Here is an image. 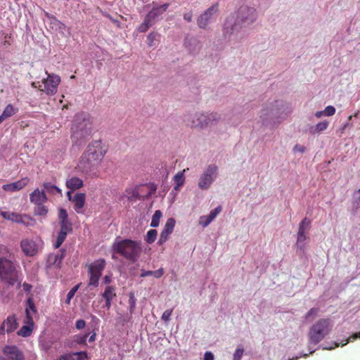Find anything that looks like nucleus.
<instances>
[{
  "mask_svg": "<svg viewBox=\"0 0 360 360\" xmlns=\"http://www.w3.org/2000/svg\"><path fill=\"white\" fill-rule=\"evenodd\" d=\"M107 153V148L101 141H92L82 153L77 169L86 175L96 174Z\"/></svg>",
  "mask_w": 360,
  "mask_h": 360,
  "instance_id": "1",
  "label": "nucleus"
},
{
  "mask_svg": "<svg viewBox=\"0 0 360 360\" xmlns=\"http://www.w3.org/2000/svg\"><path fill=\"white\" fill-rule=\"evenodd\" d=\"M93 119L84 112L77 113L72 122L70 139L75 146L82 145L91 135Z\"/></svg>",
  "mask_w": 360,
  "mask_h": 360,
  "instance_id": "2",
  "label": "nucleus"
},
{
  "mask_svg": "<svg viewBox=\"0 0 360 360\" xmlns=\"http://www.w3.org/2000/svg\"><path fill=\"white\" fill-rule=\"evenodd\" d=\"M0 248L6 253V256L0 257V279L9 285H14L18 281V271L7 248L1 246Z\"/></svg>",
  "mask_w": 360,
  "mask_h": 360,
  "instance_id": "3",
  "label": "nucleus"
},
{
  "mask_svg": "<svg viewBox=\"0 0 360 360\" xmlns=\"http://www.w3.org/2000/svg\"><path fill=\"white\" fill-rule=\"evenodd\" d=\"M112 250L126 258L135 262L141 252L140 243L130 239H124L116 241L112 246Z\"/></svg>",
  "mask_w": 360,
  "mask_h": 360,
  "instance_id": "4",
  "label": "nucleus"
},
{
  "mask_svg": "<svg viewBox=\"0 0 360 360\" xmlns=\"http://www.w3.org/2000/svg\"><path fill=\"white\" fill-rule=\"evenodd\" d=\"M221 120V116L217 112L208 114L196 112L188 115L185 122L191 127L204 128L216 125Z\"/></svg>",
  "mask_w": 360,
  "mask_h": 360,
  "instance_id": "5",
  "label": "nucleus"
},
{
  "mask_svg": "<svg viewBox=\"0 0 360 360\" xmlns=\"http://www.w3.org/2000/svg\"><path fill=\"white\" fill-rule=\"evenodd\" d=\"M58 224L60 231L58 232L56 242L53 243L55 249L59 248L65 241L68 234L72 233V223L68 218V214L66 210L60 208L58 210Z\"/></svg>",
  "mask_w": 360,
  "mask_h": 360,
  "instance_id": "6",
  "label": "nucleus"
},
{
  "mask_svg": "<svg viewBox=\"0 0 360 360\" xmlns=\"http://www.w3.org/2000/svg\"><path fill=\"white\" fill-rule=\"evenodd\" d=\"M329 319H322L314 323L309 332V342L316 345L321 342L330 330Z\"/></svg>",
  "mask_w": 360,
  "mask_h": 360,
  "instance_id": "7",
  "label": "nucleus"
},
{
  "mask_svg": "<svg viewBox=\"0 0 360 360\" xmlns=\"http://www.w3.org/2000/svg\"><path fill=\"white\" fill-rule=\"evenodd\" d=\"M106 265L104 259H98L87 265L89 276V286L98 287L102 271Z\"/></svg>",
  "mask_w": 360,
  "mask_h": 360,
  "instance_id": "8",
  "label": "nucleus"
},
{
  "mask_svg": "<svg viewBox=\"0 0 360 360\" xmlns=\"http://www.w3.org/2000/svg\"><path fill=\"white\" fill-rule=\"evenodd\" d=\"M0 215L6 220L22 224L25 226H33L35 220L28 214L14 212L4 211L0 209Z\"/></svg>",
  "mask_w": 360,
  "mask_h": 360,
  "instance_id": "9",
  "label": "nucleus"
},
{
  "mask_svg": "<svg viewBox=\"0 0 360 360\" xmlns=\"http://www.w3.org/2000/svg\"><path fill=\"white\" fill-rule=\"evenodd\" d=\"M47 77L42 80V85H40L39 89L44 91L49 96H53L56 94L58 86L60 82V77L55 74H49L46 71Z\"/></svg>",
  "mask_w": 360,
  "mask_h": 360,
  "instance_id": "10",
  "label": "nucleus"
},
{
  "mask_svg": "<svg viewBox=\"0 0 360 360\" xmlns=\"http://www.w3.org/2000/svg\"><path fill=\"white\" fill-rule=\"evenodd\" d=\"M218 174V167L214 165H210L204 171L199 179L198 186L202 190L208 189Z\"/></svg>",
  "mask_w": 360,
  "mask_h": 360,
  "instance_id": "11",
  "label": "nucleus"
},
{
  "mask_svg": "<svg viewBox=\"0 0 360 360\" xmlns=\"http://www.w3.org/2000/svg\"><path fill=\"white\" fill-rule=\"evenodd\" d=\"M311 221L307 217H304L299 224V229L297 238V248L304 251V242L308 239L307 233L310 229Z\"/></svg>",
  "mask_w": 360,
  "mask_h": 360,
  "instance_id": "12",
  "label": "nucleus"
},
{
  "mask_svg": "<svg viewBox=\"0 0 360 360\" xmlns=\"http://www.w3.org/2000/svg\"><path fill=\"white\" fill-rule=\"evenodd\" d=\"M256 18V10L253 8L242 6L237 14V20L241 23L250 24Z\"/></svg>",
  "mask_w": 360,
  "mask_h": 360,
  "instance_id": "13",
  "label": "nucleus"
},
{
  "mask_svg": "<svg viewBox=\"0 0 360 360\" xmlns=\"http://www.w3.org/2000/svg\"><path fill=\"white\" fill-rule=\"evenodd\" d=\"M218 11V4H216L208 9H207L202 14H201L197 20V23L199 27L202 29H207L209 23L212 19V16Z\"/></svg>",
  "mask_w": 360,
  "mask_h": 360,
  "instance_id": "14",
  "label": "nucleus"
},
{
  "mask_svg": "<svg viewBox=\"0 0 360 360\" xmlns=\"http://www.w3.org/2000/svg\"><path fill=\"white\" fill-rule=\"evenodd\" d=\"M175 224L176 221L174 218H169L167 220L160 235V238L158 242L159 245H162L169 240L170 235L174 231Z\"/></svg>",
  "mask_w": 360,
  "mask_h": 360,
  "instance_id": "15",
  "label": "nucleus"
},
{
  "mask_svg": "<svg viewBox=\"0 0 360 360\" xmlns=\"http://www.w3.org/2000/svg\"><path fill=\"white\" fill-rule=\"evenodd\" d=\"M2 352L9 360H25L23 352L15 345H6Z\"/></svg>",
  "mask_w": 360,
  "mask_h": 360,
  "instance_id": "16",
  "label": "nucleus"
},
{
  "mask_svg": "<svg viewBox=\"0 0 360 360\" xmlns=\"http://www.w3.org/2000/svg\"><path fill=\"white\" fill-rule=\"evenodd\" d=\"M18 327V323L17 322V318L15 315H10L6 320L4 321L1 326H0V334L4 335L6 332L7 333H11L15 331Z\"/></svg>",
  "mask_w": 360,
  "mask_h": 360,
  "instance_id": "17",
  "label": "nucleus"
},
{
  "mask_svg": "<svg viewBox=\"0 0 360 360\" xmlns=\"http://www.w3.org/2000/svg\"><path fill=\"white\" fill-rule=\"evenodd\" d=\"M29 182L30 179L28 177H24L15 182L3 185L2 189L6 192L18 191L25 188Z\"/></svg>",
  "mask_w": 360,
  "mask_h": 360,
  "instance_id": "18",
  "label": "nucleus"
},
{
  "mask_svg": "<svg viewBox=\"0 0 360 360\" xmlns=\"http://www.w3.org/2000/svg\"><path fill=\"white\" fill-rule=\"evenodd\" d=\"M22 252L27 256L32 257L38 252V248L36 243L32 240L24 239L20 243Z\"/></svg>",
  "mask_w": 360,
  "mask_h": 360,
  "instance_id": "19",
  "label": "nucleus"
},
{
  "mask_svg": "<svg viewBox=\"0 0 360 360\" xmlns=\"http://www.w3.org/2000/svg\"><path fill=\"white\" fill-rule=\"evenodd\" d=\"M278 103V102L276 101V105H272V106L270 108H266L262 110L260 117L263 120L264 122H267L269 119L273 120L274 117L277 118V116L279 113Z\"/></svg>",
  "mask_w": 360,
  "mask_h": 360,
  "instance_id": "20",
  "label": "nucleus"
},
{
  "mask_svg": "<svg viewBox=\"0 0 360 360\" xmlns=\"http://www.w3.org/2000/svg\"><path fill=\"white\" fill-rule=\"evenodd\" d=\"M169 4L166 3L162 5H156L153 7L150 11L146 15V16L155 23L156 19L162 15L168 8Z\"/></svg>",
  "mask_w": 360,
  "mask_h": 360,
  "instance_id": "21",
  "label": "nucleus"
},
{
  "mask_svg": "<svg viewBox=\"0 0 360 360\" xmlns=\"http://www.w3.org/2000/svg\"><path fill=\"white\" fill-rule=\"evenodd\" d=\"M47 200L48 198L44 190L40 191L38 188L30 194V200L34 205L45 203Z\"/></svg>",
  "mask_w": 360,
  "mask_h": 360,
  "instance_id": "22",
  "label": "nucleus"
},
{
  "mask_svg": "<svg viewBox=\"0 0 360 360\" xmlns=\"http://www.w3.org/2000/svg\"><path fill=\"white\" fill-rule=\"evenodd\" d=\"M86 195L83 193H77L72 197V202L74 204V209L78 213H82V208L85 205Z\"/></svg>",
  "mask_w": 360,
  "mask_h": 360,
  "instance_id": "23",
  "label": "nucleus"
},
{
  "mask_svg": "<svg viewBox=\"0 0 360 360\" xmlns=\"http://www.w3.org/2000/svg\"><path fill=\"white\" fill-rule=\"evenodd\" d=\"M65 186L71 191L81 188L84 186L83 180L77 176H72L66 180Z\"/></svg>",
  "mask_w": 360,
  "mask_h": 360,
  "instance_id": "24",
  "label": "nucleus"
},
{
  "mask_svg": "<svg viewBox=\"0 0 360 360\" xmlns=\"http://www.w3.org/2000/svg\"><path fill=\"white\" fill-rule=\"evenodd\" d=\"M18 112V109L17 108H14L12 104H8L5 107L2 114L0 115V124L6 119H8L16 114Z\"/></svg>",
  "mask_w": 360,
  "mask_h": 360,
  "instance_id": "25",
  "label": "nucleus"
},
{
  "mask_svg": "<svg viewBox=\"0 0 360 360\" xmlns=\"http://www.w3.org/2000/svg\"><path fill=\"white\" fill-rule=\"evenodd\" d=\"M329 125V122L327 120H324L319 122L315 126L311 127L310 129V131L311 134H319L323 131H325Z\"/></svg>",
  "mask_w": 360,
  "mask_h": 360,
  "instance_id": "26",
  "label": "nucleus"
},
{
  "mask_svg": "<svg viewBox=\"0 0 360 360\" xmlns=\"http://www.w3.org/2000/svg\"><path fill=\"white\" fill-rule=\"evenodd\" d=\"M43 187L44 188V191H46L47 193L51 195L59 194L62 195V191L58 186L52 184L50 182H44L43 184Z\"/></svg>",
  "mask_w": 360,
  "mask_h": 360,
  "instance_id": "27",
  "label": "nucleus"
},
{
  "mask_svg": "<svg viewBox=\"0 0 360 360\" xmlns=\"http://www.w3.org/2000/svg\"><path fill=\"white\" fill-rule=\"evenodd\" d=\"M103 299L113 300L116 297V288L112 285H108L102 293Z\"/></svg>",
  "mask_w": 360,
  "mask_h": 360,
  "instance_id": "28",
  "label": "nucleus"
},
{
  "mask_svg": "<svg viewBox=\"0 0 360 360\" xmlns=\"http://www.w3.org/2000/svg\"><path fill=\"white\" fill-rule=\"evenodd\" d=\"M49 212V208L44 203L35 205L34 214L36 216L46 217Z\"/></svg>",
  "mask_w": 360,
  "mask_h": 360,
  "instance_id": "29",
  "label": "nucleus"
},
{
  "mask_svg": "<svg viewBox=\"0 0 360 360\" xmlns=\"http://www.w3.org/2000/svg\"><path fill=\"white\" fill-rule=\"evenodd\" d=\"M164 274V269L162 268H160L156 271H144L141 270V277H146L149 276H153L156 278H159L162 277Z\"/></svg>",
  "mask_w": 360,
  "mask_h": 360,
  "instance_id": "30",
  "label": "nucleus"
},
{
  "mask_svg": "<svg viewBox=\"0 0 360 360\" xmlns=\"http://www.w3.org/2000/svg\"><path fill=\"white\" fill-rule=\"evenodd\" d=\"M184 172H185V169H184L181 172H179L174 176L173 179H174V183L176 184V186L174 187V188L176 190L178 189L179 187L182 186L184 184V181H185Z\"/></svg>",
  "mask_w": 360,
  "mask_h": 360,
  "instance_id": "31",
  "label": "nucleus"
},
{
  "mask_svg": "<svg viewBox=\"0 0 360 360\" xmlns=\"http://www.w3.org/2000/svg\"><path fill=\"white\" fill-rule=\"evenodd\" d=\"M162 217V212L160 210H156L153 214L150 222V226L153 228L158 227L160 224V219Z\"/></svg>",
  "mask_w": 360,
  "mask_h": 360,
  "instance_id": "32",
  "label": "nucleus"
},
{
  "mask_svg": "<svg viewBox=\"0 0 360 360\" xmlns=\"http://www.w3.org/2000/svg\"><path fill=\"white\" fill-rule=\"evenodd\" d=\"M33 326L25 325L18 331V335L24 338L29 337L33 330Z\"/></svg>",
  "mask_w": 360,
  "mask_h": 360,
  "instance_id": "33",
  "label": "nucleus"
},
{
  "mask_svg": "<svg viewBox=\"0 0 360 360\" xmlns=\"http://www.w3.org/2000/svg\"><path fill=\"white\" fill-rule=\"evenodd\" d=\"M157 236L158 231L155 229H150L145 236V241L148 244H152L155 241Z\"/></svg>",
  "mask_w": 360,
  "mask_h": 360,
  "instance_id": "34",
  "label": "nucleus"
},
{
  "mask_svg": "<svg viewBox=\"0 0 360 360\" xmlns=\"http://www.w3.org/2000/svg\"><path fill=\"white\" fill-rule=\"evenodd\" d=\"M154 23L146 15L143 22L139 25V32H146Z\"/></svg>",
  "mask_w": 360,
  "mask_h": 360,
  "instance_id": "35",
  "label": "nucleus"
},
{
  "mask_svg": "<svg viewBox=\"0 0 360 360\" xmlns=\"http://www.w3.org/2000/svg\"><path fill=\"white\" fill-rule=\"evenodd\" d=\"M66 250L62 249L58 254H51V258L55 257L57 259L58 267L60 266L63 259L65 257Z\"/></svg>",
  "mask_w": 360,
  "mask_h": 360,
  "instance_id": "36",
  "label": "nucleus"
},
{
  "mask_svg": "<svg viewBox=\"0 0 360 360\" xmlns=\"http://www.w3.org/2000/svg\"><path fill=\"white\" fill-rule=\"evenodd\" d=\"M81 283L77 284V285L74 286L68 293L67 298L65 300V304H69L70 303L71 300L75 296L76 292L78 290Z\"/></svg>",
  "mask_w": 360,
  "mask_h": 360,
  "instance_id": "37",
  "label": "nucleus"
},
{
  "mask_svg": "<svg viewBox=\"0 0 360 360\" xmlns=\"http://www.w3.org/2000/svg\"><path fill=\"white\" fill-rule=\"evenodd\" d=\"M3 36V39L1 40V44L5 48H7L11 45V39H12V34H5L4 32L1 33Z\"/></svg>",
  "mask_w": 360,
  "mask_h": 360,
  "instance_id": "38",
  "label": "nucleus"
},
{
  "mask_svg": "<svg viewBox=\"0 0 360 360\" xmlns=\"http://www.w3.org/2000/svg\"><path fill=\"white\" fill-rule=\"evenodd\" d=\"M74 356L75 360H87L88 356L85 352H74L71 353Z\"/></svg>",
  "mask_w": 360,
  "mask_h": 360,
  "instance_id": "39",
  "label": "nucleus"
},
{
  "mask_svg": "<svg viewBox=\"0 0 360 360\" xmlns=\"http://www.w3.org/2000/svg\"><path fill=\"white\" fill-rule=\"evenodd\" d=\"M25 314H26V317H25V323L26 325H29V326L34 327L33 318H32V316L31 315L30 312L29 311V309L27 307H26V309H25Z\"/></svg>",
  "mask_w": 360,
  "mask_h": 360,
  "instance_id": "40",
  "label": "nucleus"
},
{
  "mask_svg": "<svg viewBox=\"0 0 360 360\" xmlns=\"http://www.w3.org/2000/svg\"><path fill=\"white\" fill-rule=\"evenodd\" d=\"M26 305H27L26 307H27L29 309L30 312V311H32L34 314L37 312L36 307L34 305V302L33 298L32 297H30L27 299Z\"/></svg>",
  "mask_w": 360,
  "mask_h": 360,
  "instance_id": "41",
  "label": "nucleus"
},
{
  "mask_svg": "<svg viewBox=\"0 0 360 360\" xmlns=\"http://www.w3.org/2000/svg\"><path fill=\"white\" fill-rule=\"evenodd\" d=\"M213 219H211L210 215L207 216H202L200 218L199 223L201 224L203 227H206L211 223V221Z\"/></svg>",
  "mask_w": 360,
  "mask_h": 360,
  "instance_id": "42",
  "label": "nucleus"
},
{
  "mask_svg": "<svg viewBox=\"0 0 360 360\" xmlns=\"http://www.w3.org/2000/svg\"><path fill=\"white\" fill-rule=\"evenodd\" d=\"M243 348L242 347H238L233 354V360H240L243 356Z\"/></svg>",
  "mask_w": 360,
  "mask_h": 360,
  "instance_id": "43",
  "label": "nucleus"
},
{
  "mask_svg": "<svg viewBox=\"0 0 360 360\" xmlns=\"http://www.w3.org/2000/svg\"><path fill=\"white\" fill-rule=\"evenodd\" d=\"M156 34L154 32L150 33L147 37V44L149 46H153L154 41L156 39Z\"/></svg>",
  "mask_w": 360,
  "mask_h": 360,
  "instance_id": "44",
  "label": "nucleus"
},
{
  "mask_svg": "<svg viewBox=\"0 0 360 360\" xmlns=\"http://www.w3.org/2000/svg\"><path fill=\"white\" fill-rule=\"evenodd\" d=\"M323 112L326 116H332L335 113V108L332 105H328L325 108Z\"/></svg>",
  "mask_w": 360,
  "mask_h": 360,
  "instance_id": "45",
  "label": "nucleus"
},
{
  "mask_svg": "<svg viewBox=\"0 0 360 360\" xmlns=\"http://www.w3.org/2000/svg\"><path fill=\"white\" fill-rule=\"evenodd\" d=\"M172 311L173 309H167L165 311L162 315V319L165 322L169 321Z\"/></svg>",
  "mask_w": 360,
  "mask_h": 360,
  "instance_id": "46",
  "label": "nucleus"
},
{
  "mask_svg": "<svg viewBox=\"0 0 360 360\" xmlns=\"http://www.w3.org/2000/svg\"><path fill=\"white\" fill-rule=\"evenodd\" d=\"M129 303L130 305V311L132 312L134 311V309L135 308V305H136V300H135V297H134V295L133 293L129 294Z\"/></svg>",
  "mask_w": 360,
  "mask_h": 360,
  "instance_id": "47",
  "label": "nucleus"
},
{
  "mask_svg": "<svg viewBox=\"0 0 360 360\" xmlns=\"http://www.w3.org/2000/svg\"><path fill=\"white\" fill-rule=\"evenodd\" d=\"M221 206H218L214 210H212L209 214L211 219H214L217 217V215L221 212Z\"/></svg>",
  "mask_w": 360,
  "mask_h": 360,
  "instance_id": "48",
  "label": "nucleus"
},
{
  "mask_svg": "<svg viewBox=\"0 0 360 360\" xmlns=\"http://www.w3.org/2000/svg\"><path fill=\"white\" fill-rule=\"evenodd\" d=\"M85 326L86 322L83 319H79L76 321L75 326L77 329H82Z\"/></svg>",
  "mask_w": 360,
  "mask_h": 360,
  "instance_id": "49",
  "label": "nucleus"
},
{
  "mask_svg": "<svg viewBox=\"0 0 360 360\" xmlns=\"http://www.w3.org/2000/svg\"><path fill=\"white\" fill-rule=\"evenodd\" d=\"M357 338H360V332L359 333H356L354 334H353L352 335H351L347 340L345 343H343L342 345H345L346 344H347L349 341H352V340H356Z\"/></svg>",
  "mask_w": 360,
  "mask_h": 360,
  "instance_id": "50",
  "label": "nucleus"
},
{
  "mask_svg": "<svg viewBox=\"0 0 360 360\" xmlns=\"http://www.w3.org/2000/svg\"><path fill=\"white\" fill-rule=\"evenodd\" d=\"M56 360H75L74 359V356L72 355V354H66L64 355H62L59 359Z\"/></svg>",
  "mask_w": 360,
  "mask_h": 360,
  "instance_id": "51",
  "label": "nucleus"
},
{
  "mask_svg": "<svg viewBox=\"0 0 360 360\" xmlns=\"http://www.w3.org/2000/svg\"><path fill=\"white\" fill-rule=\"evenodd\" d=\"M47 262L49 265H56L58 266L57 259H55V257L51 258V254L49 255Z\"/></svg>",
  "mask_w": 360,
  "mask_h": 360,
  "instance_id": "52",
  "label": "nucleus"
},
{
  "mask_svg": "<svg viewBox=\"0 0 360 360\" xmlns=\"http://www.w3.org/2000/svg\"><path fill=\"white\" fill-rule=\"evenodd\" d=\"M87 338H88V334L83 335L79 336V337L77 338V342L79 344L85 343Z\"/></svg>",
  "mask_w": 360,
  "mask_h": 360,
  "instance_id": "53",
  "label": "nucleus"
},
{
  "mask_svg": "<svg viewBox=\"0 0 360 360\" xmlns=\"http://www.w3.org/2000/svg\"><path fill=\"white\" fill-rule=\"evenodd\" d=\"M319 312L318 308H311L307 314L306 317L308 318L311 316V315H316Z\"/></svg>",
  "mask_w": 360,
  "mask_h": 360,
  "instance_id": "54",
  "label": "nucleus"
},
{
  "mask_svg": "<svg viewBox=\"0 0 360 360\" xmlns=\"http://www.w3.org/2000/svg\"><path fill=\"white\" fill-rule=\"evenodd\" d=\"M203 360H214V355L211 352H206Z\"/></svg>",
  "mask_w": 360,
  "mask_h": 360,
  "instance_id": "55",
  "label": "nucleus"
},
{
  "mask_svg": "<svg viewBox=\"0 0 360 360\" xmlns=\"http://www.w3.org/2000/svg\"><path fill=\"white\" fill-rule=\"evenodd\" d=\"M112 282V276L110 275H105L103 278V283L109 285Z\"/></svg>",
  "mask_w": 360,
  "mask_h": 360,
  "instance_id": "56",
  "label": "nucleus"
},
{
  "mask_svg": "<svg viewBox=\"0 0 360 360\" xmlns=\"http://www.w3.org/2000/svg\"><path fill=\"white\" fill-rule=\"evenodd\" d=\"M184 19L186 20L187 22H191L193 20V13L192 12L186 13L184 15Z\"/></svg>",
  "mask_w": 360,
  "mask_h": 360,
  "instance_id": "57",
  "label": "nucleus"
},
{
  "mask_svg": "<svg viewBox=\"0 0 360 360\" xmlns=\"http://www.w3.org/2000/svg\"><path fill=\"white\" fill-rule=\"evenodd\" d=\"M22 288L26 292H30L32 290V286L27 283H24L22 284Z\"/></svg>",
  "mask_w": 360,
  "mask_h": 360,
  "instance_id": "58",
  "label": "nucleus"
},
{
  "mask_svg": "<svg viewBox=\"0 0 360 360\" xmlns=\"http://www.w3.org/2000/svg\"><path fill=\"white\" fill-rule=\"evenodd\" d=\"M294 150L295 151H298V152H300V153H303L305 150V147L303 146L297 144L294 147Z\"/></svg>",
  "mask_w": 360,
  "mask_h": 360,
  "instance_id": "59",
  "label": "nucleus"
},
{
  "mask_svg": "<svg viewBox=\"0 0 360 360\" xmlns=\"http://www.w3.org/2000/svg\"><path fill=\"white\" fill-rule=\"evenodd\" d=\"M231 23H232V20H227L226 22L224 24V30H225V32L226 34L229 33L228 29H229V25H231Z\"/></svg>",
  "mask_w": 360,
  "mask_h": 360,
  "instance_id": "60",
  "label": "nucleus"
},
{
  "mask_svg": "<svg viewBox=\"0 0 360 360\" xmlns=\"http://www.w3.org/2000/svg\"><path fill=\"white\" fill-rule=\"evenodd\" d=\"M105 301V307L107 309H110L112 305V300H108V299H104Z\"/></svg>",
  "mask_w": 360,
  "mask_h": 360,
  "instance_id": "61",
  "label": "nucleus"
},
{
  "mask_svg": "<svg viewBox=\"0 0 360 360\" xmlns=\"http://www.w3.org/2000/svg\"><path fill=\"white\" fill-rule=\"evenodd\" d=\"M358 194L359 195L357 199L355 200L354 203L356 206V207H360V188L357 191Z\"/></svg>",
  "mask_w": 360,
  "mask_h": 360,
  "instance_id": "62",
  "label": "nucleus"
},
{
  "mask_svg": "<svg viewBox=\"0 0 360 360\" xmlns=\"http://www.w3.org/2000/svg\"><path fill=\"white\" fill-rule=\"evenodd\" d=\"M323 115H324L323 110V111H317V112L315 113V116H316L317 118H320V117H321Z\"/></svg>",
  "mask_w": 360,
  "mask_h": 360,
  "instance_id": "63",
  "label": "nucleus"
},
{
  "mask_svg": "<svg viewBox=\"0 0 360 360\" xmlns=\"http://www.w3.org/2000/svg\"><path fill=\"white\" fill-rule=\"evenodd\" d=\"M72 191H71V190H70V191H68V192H67V193H66V194H67V197H68V200H69L70 201H71V202L72 201V197H73V196H72Z\"/></svg>",
  "mask_w": 360,
  "mask_h": 360,
  "instance_id": "64",
  "label": "nucleus"
}]
</instances>
